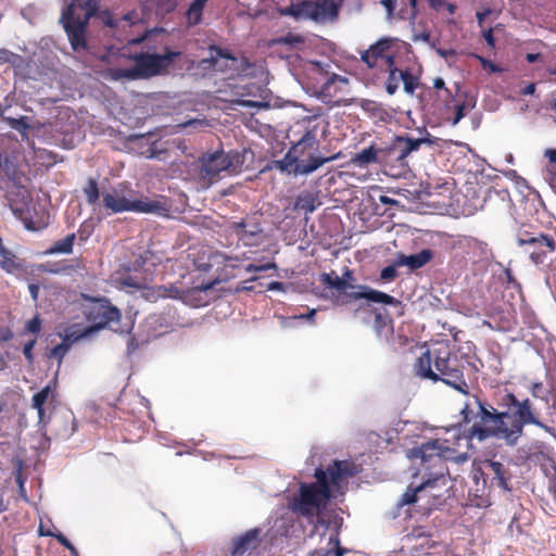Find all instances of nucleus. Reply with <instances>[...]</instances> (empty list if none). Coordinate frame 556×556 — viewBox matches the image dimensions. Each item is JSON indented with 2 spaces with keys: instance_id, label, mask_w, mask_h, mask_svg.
<instances>
[{
  "instance_id": "42",
  "label": "nucleus",
  "mask_w": 556,
  "mask_h": 556,
  "mask_svg": "<svg viewBox=\"0 0 556 556\" xmlns=\"http://www.w3.org/2000/svg\"><path fill=\"white\" fill-rule=\"evenodd\" d=\"M26 330L30 333L37 334L41 330V319L39 314H36L34 318L28 320L25 326Z\"/></svg>"
},
{
  "instance_id": "27",
  "label": "nucleus",
  "mask_w": 556,
  "mask_h": 556,
  "mask_svg": "<svg viewBox=\"0 0 556 556\" xmlns=\"http://www.w3.org/2000/svg\"><path fill=\"white\" fill-rule=\"evenodd\" d=\"M76 240V233H68L63 239L56 240L47 251L48 254H70Z\"/></svg>"
},
{
  "instance_id": "62",
  "label": "nucleus",
  "mask_w": 556,
  "mask_h": 556,
  "mask_svg": "<svg viewBox=\"0 0 556 556\" xmlns=\"http://www.w3.org/2000/svg\"><path fill=\"white\" fill-rule=\"evenodd\" d=\"M540 58H541V54H540V53H528V54L526 55V60H527L529 63H534V62H536Z\"/></svg>"
},
{
  "instance_id": "28",
  "label": "nucleus",
  "mask_w": 556,
  "mask_h": 556,
  "mask_svg": "<svg viewBox=\"0 0 556 556\" xmlns=\"http://www.w3.org/2000/svg\"><path fill=\"white\" fill-rule=\"evenodd\" d=\"M80 338H83V337L79 333L78 334H74V333L66 334L63 338V341L61 343L56 344L51 350L49 356L52 358L59 359V362L61 363L63 357L67 353V351L71 349L72 343Z\"/></svg>"
},
{
  "instance_id": "35",
  "label": "nucleus",
  "mask_w": 556,
  "mask_h": 556,
  "mask_svg": "<svg viewBox=\"0 0 556 556\" xmlns=\"http://www.w3.org/2000/svg\"><path fill=\"white\" fill-rule=\"evenodd\" d=\"M252 67V63L245 58H237V63L228 62V72L230 76L245 74Z\"/></svg>"
},
{
  "instance_id": "23",
  "label": "nucleus",
  "mask_w": 556,
  "mask_h": 556,
  "mask_svg": "<svg viewBox=\"0 0 556 556\" xmlns=\"http://www.w3.org/2000/svg\"><path fill=\"white\" fill-rule=\"evenodd\" d=\"M433 257V252L429 249H424L417 254L405 255L404 253H397L395 258V265L407 266L410 270H416L424 267Z\"/></svg>"
},
{
  "instance_id": "44",
  "label": "nucleus",
  "mask_w": 556,
  "mask_h": 556,
  "mask_svg": "<svg viewBox=\"0 0 556 556\" xmlns=\"http://www.w3.org/2000/svg\"><path fill=\"white\" fill-rule=\"evenodd\" d=\"M0 167L5 172L10 179L16 178V168L8 157H5L3 161H0Z\"/></svg>"
},
{
  "instance_id": "41",
  "label": "nucleus",
  "mask_w": 556,
  "mask_h": 556,
  "mask_svg": "<svg viewBox=\"0 0 556 556\" xmlns=\"http://www.w3.org/2000/svg\"><path fill=\"white\" fill-rule=\"evenodd\" d=\"M341 84V85H346L348 84V79L345 77H342V76H338V75H333L331 76L323 86V92H327V93H330L331 92V89L332 87L336 85V84Z\"/></svg>"
},
{
  "instance_id": "50",
  "label": "nucleus",
  "mask_w": 556,
  "mask_h": 556,
  "mask_svg": "<svg viewBox=\"0 0 556 556\" xmlns=\"http://www.w3.org/2000/svg\"><path fill=\"white\" fill-rule=\"evenodd\" d=\"M75 269L74 265H66V264H55L52 268L49 269L52 274H61V273H70Z\"/></svg>"
},
{
  "instance_id": "7",
  "label": "nucleus",
  "mask_w": 556,
  "mask_h": 556,
  "mask_svg": "<svg viewBox=\"0 0 556 556\" xmlns=\"http://www.w3.org/2000/svg\"><path fill=\"white\" fill-rule=\"evenodd\" d=\"M500 406L510 412L509 434L515 442L522 435L525 426L533 425L549 434L555 433V429L541 419V413L534 406V403L526 397L519 400L514 393L508 392L501 397Z\"/></svg>"
},
{
  "instance_id": "43",
  "label": "nucleus",
  "mask_w": 556,
  "mask_h": 556,
  "mask_svg": "<svg viewBox=\"0 0 556 556\" xmlns=\"http://www.w3.org/2000/svg\"><path fill=\"white\" fill-rule=\"evenodd\" d=\"M275 268H276L275 263H266V264H261V265L249 264L248 266L244 267L247 273H262V271H266L268 269H275Z\"/></svg>"
},
{
  "instance_id": "4",
  "label": "nucleus",
  "mask_w": 556,
  "mask_h": 556,
  "mask_svg": "<svg viewBox=\"0 0 556 556\" xmlns=\"http://www.w3.org/2000/svg\"><path fill=\"white\" fill-rule=\"evenodd\" d=\"M181 55L180 51H173L165 46L162 53L139 52L132 55L135 62L131 67H111L108 75L113 80L150 79L155 76L166 75L175 60Z\"/></svg>"
},
{
  "instance_id": "39",
  "label": "nucleus",
  "mask_w": 556,
  "mask_h": 556,
  "mask_svg": "<svg viewBox=\"0 0 556 556\" xmlns=\"http://www.w3.org/2000/svg\"><path fill=\"white\" fill-rule=\"evenodd\" d=\"M529 393L534 399H541L545 401L546 404H548V399L543 395L544 393V386L541 381L531 382L530 386L527 388Z\"/></svg>"
},
{
  "instance_id": "29",
  "label": "nucleus",
  "mask_w": 556,
  "mask_h": 556,
  "mask_svg": "<svg viewBox=\"0 0 556 556\" xmlns=\"http://www.w3.org/2000/svg\"><path fill=\"white\" fill-rule=\"evenodd\" d=\"M424 488L425 485H422L421 479H419V482H412V484L402 495L400 504L410 505L416 503L419 497H425Z\"/></svg>"
},
{
  "instance_id": "36",
  "label": "nucleus",
  "mask_w": 556,
  "mask_h": 556,
  "mask_svg": "<svg viewBox=\"0 0 556 556\" xmlns=\"http://www.w3.org/2000/svg\"><path fill=\"white\" fill-rule=\"evenodd\" d=\"M399 78H402L404 91L409 94L414 93L417 88V77L409 70H402V75Z\"/></svg>"
},
{
  "instance_id": "3",
  "label": "nucleus",
  "mask_w": 556,
  "mask_h": 556,
  "mask_svg": "<svg viewBox=\"0 0 556 556\" xmlns=\"http://www.w3.org/2000/svg\"><path fill=\"white\" fill-rule=\"evenodd\" d=\"M466 359L447 342H440L424 352L415 362V374L434 382L442 381L468 395L469 386L464 378Z\"/></svg>"
},
{
  "instance_id": "9",
  "label": "nucleus",
  "mask_w": 556,
  "mask_h": 556,
  "mask_svg": "<svg viewBox=\"0 0 556 556\" xmlns=\"http://www.w3.org/2000/svg\"><path fill=\"white\" fill-rule=\"evenodd\" d=\"M432 143L429 137L395 136L389 144L381 147L380 164L389 168L393 176L404 175L409 170L408 156L422 144Z\"/></svg>"
},
{
  "instance_id": "53",
  "label": "nucleus",
  "mask_w": 556,
  "mask_h": 556,
  "mask_svg": "<svg viewBox=\"0 0 556 556\" xmlns=\"http://www.w3.org/2000/svg\"><path fill=\"white\" fill-rule=\"evenodd\" d=\"M90 236V231L86 229V227L84 225H81L76 233V238H78V240L80 242H85Z\"/></svg>"
},
{
  "instance_id": "6",
  "label": "nucleus",
  "mask_w": 556,
  "mask_h": 556,
  "mask_svg": "<svg viewBox=\"0 0 556 556\" xmlns=\"http://www.w3.org/2000/svg\"><path fill=\"white\" fill-rule=\"evenodd\" d=\"M245 152L217 150L199 159L197 176L202 187H210L220 178V173L236 175L242 170Z\"/></svg>"
},
{
  "instance_id": "51",
  "label": "nucleus",
  "mask_w": 556,
  "mask_h": 556,
  "mask_svg": "<svg viewBox=\"0 0 556 556\" xmlns=\"http://www.w3.org/2000/svg\"><path fill=\"white\" fill-rule=\"evenodd\" d=\"M381 3L387 10L388 17L392 18L396 5V0H381Z\"/></svg>"
},
{
  "instance_id": "58",
  "label": "nucleus",
  "mask_w": 556,
  "mask_h": 556,
  "mask_svg": "<svg viewBox=\"0 0 556 556\" xmlns=\"http://www.w3.org/2000/svg\"><path fill=\"white\" fill-rule=\"evenodd\" d=\"M483 37L486 41V43L491 47H494V36H493V31L492 29H489L483 33Z\"/></svg>"
},
{
  "instance_id": "8",
  "label": "nucleus",
  "mask_w": 556,
  "mask_h": 556,
  "mask_svg": "<svg viewBox=\"0 0 556 556\" xmlns=\"http://www.w3.org/2000/svg\"><path fill=\"white\" fill-rule=\"evenodd\" d=\"M320 281L327 288L336 291L338 294V301H340L342 304H348L361 299H366L370 302L382 303L387 305H399L401 303L395 298L384 292L370 289L367 286L348 283V280L338 276L334 270L321 274Z\"/></svg>"
},
{
  "instance_id": "49",
  "label": "nucleus",
  "mask_w": 556,
  "mask_h": 556,
  "mask_svg": "<svg viewBox=\"0 0 556 556\" xmlns=\"http://www.w3.org/2000/svg\"><path fill=\"white\" fill-rule=\"evenodd\" d=\"M139 21V15L136 11H130L119 17L121 22H126L128 25H134Z\"/></svg>"
},
{
  "instance_id": "52",
  "label": "nucleus",
  "mask_w": 556,
  "mask_h": 556,
  "mask_svg": "<svg viewBox=\"0 0 556 556\" xmlns=\"http://www.w3.org/2000/svg\"><path fill=\"white\" fill-rule=\"evenodd\" d=\"M480 464L479 465H472V479L476 481V483H479V480L482 479L483 485L486 483V476H482L481 472H479Z\"/></svg>"
},
{
  "instance_id": "10",
  "label": "nucleus",
  "mask_w": 556,
  "mask_h": 556,
  "mask_svg": "<svg viewBox=\"0 0 556 556\" xmlns=\"http://www.w3.org/2000/svg\"><path fill=\"white\" fill-rule=\"evenodd\" d=\"M103 207L112 214L123 212L155 213L163 215L168 208L162 201L148 198L131 200L126 195V188L114 187L102 193Z\"/></svg>"
},
{
  "instance_id": "40",
  "label": "nucleus",
  "mask_w": 556,
  "mask_h": 556,
  "mask_svg": "<svg viewBox=\"0 0 556 556\" xmlns=\"http://www.w3.org/2000/svg\"><path fill=\"white\" fill-rule=\"evenodd\" d=\"M396 267L399 266L395 265V262L392 265L384 267L380 273V279L388 282L393 281L397 277Z\"/></svg>"
},
{
  "instance_id": "38",
  "label": "nucleus",
  "mask_w": 556,
  "mask_h": 556,
  "mask_svg": "<svg viewBox=\"0 0 556 556\" xmlns=\"http://www.w3.org/2000/svg\"><path fill=\"white\" fill-rule=\"evenodd\" d=\"M457 247L462 249L467 255H469L470 251H475L481 248V244L478 240L472 238H464L457 242Z\"/></svg>"
},
{
  "instance_id": "13",
  "label": "nucleus",
  "mask_w": 556,
  "mask_h": 556,
  "mask_svg": "<svg viewBox=\"0 0 556 556\" xmlns=\"http://www.w3.org/2000/svg\"><path fill=\"white\" fill-rule=\"evenodd\" d=\"M396 39L383 37L361 53V60L368 68L383 71L395 63Z\"/></svg>"
},
{
  "instance_id": "25",
  "label": "nucleus",
  "mask_w": 556,
  "mask_h": 556,
  "mask_svg": "<svg viewBox=\"0 0 556 556\" xmlns=\"http://www.w3.org/2000/svg\"><path fill=\"white\" fill-rule=\"evenodd\" d=\"M381 148L376 149L374 146L363 149L356 153L352 162L357 166H366L368 164H380Z\"/></svg>"
},
{
  "instance_id": "15",
  "label": "nucleus",
  "mask_w": 556,
  "mask_h": 556,
  "mask_svg": "<svg viewBox=\"0 0 556 556\" xmlns=\"http://www.w3.org/2000/svg\"><path fill=\"white\" fill-rule=\"evenodd\" d=\"M519 247H527L529 257L535 265L544 263L546 256L556 250L555 239L545 233H530L523 231L517 238Z\"/></svg>"
},
{
  "instance_id": "20",
  "label": "nucleus",
  "mask_w": 556,
  "mask_h": 556,
  "mask_svg": "<svg viewBox=\"0 0 556 556\" xmlns=\"http://www.w3.org/2000/svg\"><path fill=\"white\" fill-rule=\"evenodd\" d=\"M262 529H249L241 535L232 539L230 554L232 556H243L244 554L255 551L262 542Z\"/></svg>"
},
{
  "instance_id": "17",
  "label": "nucleus",
  "mask_w": 556,
  "mask_h": 556,
  "mask_svg": "<svg viewBox=\"0 0 556 556\" xmlns=\"http://www.w3.org/2000/svg\"><path fill=\"white\" fill-rule=\"evenodd\" d=\"M326 160H313L312 163H305L304 160H299L292 150L289 149L285 156L280 160L270 161L266 168L277 169L280 173L298 175H308L325 164Z\"/></svg>"
},
{
  "instance_id": "47",
  "label": "nucleus",
  "mask_w": 556,
  "mask_h": 556,
  "mask_svg": "<svg viewBox=\"0 0 556 556\" xmlns=\"http://www.w3.org/2000/svg\"><path fill=\"white\" fill-rule=\"evenodd\" d=\"M465 102L457 103L454 106V117L451 119L452 125L458 124V122L465 116Z\"/></svg>"
},
{
  "instance_id": "34",
  "label": "nucleus",
  "mask_w": 556,
  "mask_h": 556,
  "mask_svg": "<svg viewBox=\"0 0 556 556\" xmlns=\"http://www.w3.org/2000/svg\"><path fill=\"white\" fill-rule=\"evenodd\" d=\"M207 0H194L188 11H187V18L188 22L192 25L199 24L201 22L202 12L205 7Z\"/></svg>"
},
{
  "instance_id": "5",
  "label": "nucleus",
  "mask_w": 556,
  "mask_h": 556,
  "mask_svg": "<svg viewBox=\"0 0 556 556\" xmlns=\"http://www.w3.org/2000/svg\"><path fill=\"white\" fill-rule=\"evenodd\" d=\"M98 9L97 0H71L63 10L60 23L63 25L74 51L87 50V28Z\"/></svg>"
},
{
  "instance_id": "56",
  "label": "nucleus",
  "mask_w": 556,
  "mask_h": 556,
  "mask_svg": "<svg viewBox=\"0 0 556 556\" xmlns=\"http://www.w3.org/2000/svg\"><path fill=\"white\" fill-rule=\"evenodd\" d=\"M341 277L345 278L348 280V283H353L355 281L353 270H351L348 267L344 268V271Z\"/></svg>"
},
{
  "instance_id": "26",
  "label": "nucleus",
  "mask_w": 556,
  "mask_h": 556,
  "mask_svg": "<svg viewBox=\"0 0 556 556\" xmlns=\"http://www.w3.org/2000/svg\"><path fill=\"white\" fill-rule=\"evenodd\" d=\"M185 291L176 287L175 285L157 286L151 289L150 296L153 299H179L185 298Z\"/></svg>"
},
{
  "instance_id": "48",
  "label": "nucleus",
  "mask_w": 556,
  "mask_h": 556,
  "mask_svg": "<svg viewBox=\"0 0 556 556\" xmlns=\"http://www.w3.org/2000/svg\"><path fill=\"white\" fill-rule=\"evenodd\" d=\"M102 22L104 23V25L109 26V27H117L119 25V18L116 20L113 17V15L109 12V11H105L102 13Z\"/></svg>"
},
{
  "instance_id": "12",
  "label": "nucleus",
  "mask_w": 556,
  "mask_h": 556,
  "mask_svg": "<svg viewBox=\"0 0 556 556\" xmlns=\"http://www.w3.org/2000/svg\"><path fill=\"white\" fill-rule=\"evenodd\" d=\"M341 3L336 0H302L280 10L281 15L295 20H312L317 23L334 21L339 16Z\"/></svg>"
},
{
  "instance_id": "22",
  "label": "nucleus",
  "mask_w": 556,
  "mask_h": 556,
  "mask_svg": "<svg viewBox=\"0 0 556 556\" xmlns=\"http://www.w3.org/2000/svg\"><path fill=\"white\" fill-rule=\"evenodd\" d=\"M13 213L20 217L28 230H41L49 225V214L42 210L41 214L33 217L29 210L24 211L13 204L10 205Z\"/></svg>"
},
{
  "instance_id": "16",
  "label": "nucleus",
  "mask_w": 556,
  "mask_h": 556,
  "mask_svg": "<svg viewBox=\"0 0 556 556\" xmlns=\"http://www.w3.org/2000/svg\"><path fill=\"white\" fill-rule=\"evenodd\" d=\"M86 317L93 325L80 332L81 337L105 327L116 330L114 326L118 325L121 320V312L109 302L98 301L88 307Z\"/></svg>"
},
{
  "instance_id": "61",
  "label": "nucleus",
  "mask_w": 556,
  "mask_h": 556,
  "mask_svg": "<svg viewBox=\"0 0 556 556\" xmlns=\"http://www.w3.org/2000/svg\"><path fill=\"white\" fill-rule=\"evenodd\" d=\"M28 289H29V292L31 294V298L34 300H37L38 292H39V287L37 285H35V283H31V285H29Z\"/></svg>"
},
{
  "instance_id": "63",
  "label": "nucleus",
  "mask_w": 556,
  "mask_h": 556,
  "mask_svg": "<svg viewBox=\"0 0 556 556\" xmlns=\"http://www.w3.org/2000/svg\"><path fill=\"white\" fill-rule=\"evenodd\" d=\"M548 159L552 163L556 164V150L548 151Z\"/></svg>"
},
{
  "instance_id": "32",
  "label": "nucleus",
  "mask_w": 556,
  "mask_h": 556,
  "mask_svg": "<svg viewBox=\"0 0 556 556\" xmlns=\"http://www.w3.org/2000/svg\"><path fill=\"white\" fill-rule=\"evenodd\" d=\"M0 267L7 273H13L18 268L15 255L5 247L0 250Z\"/></svg>"
},
{
  "instance_id": "31",
  "label": "nucleus",
  "mask_w": 556,
  "mask_h": 556,
  "mask_svg": "<svg viewBox=\"0 0 556 556\" xmlns=\"http://www.w3.org/2000/svg\"><path fill=\"white\" fill-rule=\"evenodd\" d=\"M276 45L287 46L289 49H300L305 43V38L302 35L288 33L285 36L278 37L274 40Z\"/></svg>"
},
{
  "instance_id": "1",
  "label": "nucleus",
  "mask_w": 556,
  "mask_h": 556,
  "mask_svg": "<svg viewBox=\"0 0 556 556\" xmlns=\"http://www.w3.org/2000/svg\"><path fill=\"white\" fill-rule=\"evenodd\" d=\"M408 457L416 466L414 479H421L425 497L434 501L443 500L450 492L451 478L446 465L452 462L462 465L469 459L467 453H457V451L440 439L430 440L408 452Z\"/></svg>"
},
{
  "instance_id": "19",
  "label": "nucleus",
  "mask_w": 556,
  "mask_h": 556,
  "mask_svg": "<svg viewBox=\"0 0 556 556\" xmlns=\"http://www.w3.org/2000/svg\"><path fill=\"white\" fill-rule=\"evenodd\" d=\"M482 476L491 478L492 483H495L498 488L510 491L511 486L509 481L511 479L510 470L507 466L497 460L485 459L480 463V469Z\"/></svg>"
},
{
  "instance_id": "24",
  "label": "nucleus",
  "mask_w": 556,
  "mask_h": 556,
  "mask_svg": "<svg viewBox=\"0 0 556 556\" xmlns=\"http://www.w3.org/2000/svg\"><path fill=\"white\" fill-rule=\"evenodd\" d=\"M55 396L54 391L51 386L48 384L43 387L39 392L33 395L31 397V407L35 408L38 413V424L46 425V413H45V404L49 399L53 400Z\"/></svg>"
},
{
  "instance_id": "11",
  "label": "nucleus",
  "mask_w": 556,
  "mask_h": 556,
  "mask_svg": "<svg viewBox=\"0 0 556 556\" xmlns=\"http://www.w3.org/2000/svg\"><path fill=\"white\" fill-rule=\"evenodd\" d=\"M475 402L479 407V415L481 422L473 424L469 429V438H477L482 441L490 437H500L505 439L508 443L514 444L515 440L511 435H508L509 426L506 424V419H510V412L506 410L497 412L495 408H486L478 396H473Z\"/></svg>"
},
{
  "instance_id": "46",
  "label": "nucleus",
  "mask_w": 556,
  "mask_h": 556,
  "mask_svg": "<svg viewBox=\"0 0 556 556\" xmlns=\"http://www.w3.org/2000/svg\"><path fill=\"white\" fill-rule=\"evenodd\" d=\"M36 344V339H33L30 341H28L27 343H25L24 348H23V354L25 356V358L27 359L28 364H33L34 363V353H33V350H34V346Z\"/></svg>"
},
{
  "instance_id": "59",
  "label": "nucleus",
  "mask_w": 556,
  "mask_h": 556,
  "mask_svg": "<svg viewBox=\"0 0 556 556\" xmlns=\"http://www.w3.org/2000/svg\"><path fill=\"white\" fill-rule=\"evenodd\" d=\"M433 87L435 89H443L445 90L446 93H450V90L447 88H445V83L442 78H435L434 81H433Z\"/></svg>"
},
{
  "instance_id": "18",
  "label": "nucleus",
  "mask_w": 556,
  "mask_h": 556,
  "mask_svg": "<svg viewBox=\"0 0 556 556\" xmlns=\"http://www.w3.org/2000/svg\"><path fill=\"white\" fill-rule=\"evenodd\" d=\"M228 62L237 63V56L215 45L208 47V56L199 61L198 67L203 71L228 72Z\"/></svg>"
},
{
  "instance_id": "2",
  "label": "nucleus",
  "mask_w": 556,
  "mask_h": 556,
  "mask_svg": "<svg viewBox=\"0 0 556 556\" xmlns=\"http://www.w3.org/2000/svg\"><path fill=\"white\" fill-rule=\"evenodd\" d=\"M352 472L346 460H334L326 470L316 468V482L300 483L298 495L289 502L290 510L305 518L317 516L331 498V489L338 486Z\"/></svg>"
},
{
  "instance_id": "45",
  "label": "nucleus",
  "mask_w": 556,
  "mask_h": 556,
  "mask_svg": "<svg viewBox=\"0 0 556 556\" xmlns=\"http://www.w3.org/2000/svg\"><path fill=\"white\" fill-rule=\"evenodd\" d=\"M503 275V280H505L508 287H513L515 289L520 290V283L515 278L513 270L510 268H505Z\"/></svg>"
},
{
  "instance_id": "54",
  "label": "nucleus",
  "mask_w": 556,
  "mask_h": 556,
  "mask_svg": "<svg viewBox=\"0 0 556 556\" xmlns=\"http://www.w3.org/2000/svg\"><path fill=\"white\" fill-rule=\"evenodd\" d=\"M42 535H50V536H53L58 540V542L63 546L67 541L68 539L62 534V533H52V532H47V533H43V532H40Z\"/></svg>"
},
{
  "instance_id": "33",
  "label": "nucleus",
  "mask_w": 556,
  "mask_h": 556,
  "mask_svg": "<svg viewBox=\"0 0 556 556\" xmlns=\"http://www.w3.org/2000/svg\"><path fill=\"white\" fill-rule=\"evenodd\" d=\"M83 192L86 198V202L89 205H94L98 203L100 198V191L98 182L94 178H88L86 186L83 188Z\"/></svg>"
},
{
  "instance_id": "55",
  "label": "nucleus",
  "mask_w": 556,
  "mask_h": 556,
  "mask_svg": "<svg viewBox=\"0 0 556 556\" xmlns=\"http://www.w3.org/2000/svg\"><path fill=\"white\" fill-rule=\"evenodd\" d=\"M469 406H470V404L466 403L460 410V413L463 415L464 422H469L471 420V417H470L471 412L469 410Z\"/></svg>"
},
{
  "instance_id": "64",
  "label": "nucleus",
  "mask_w": 556,
  "mask_h": 556,
  "mask_svg": "<svg viewBox=\"0 0 556 556\" xmlns=\"http://www.w3.org/2000/svg\"><path fill=\"white\" fill-rule=\"evenodd\" d=\"M549 491H552L554 498L556 501V479L552 481V484L549 486Z\"/></svg>"
},
{
  "instance_id": "14",
  "label": "nucleus",
  "mask_w": 556,
  "mask_h": 556,
  "mask_svg": "<svg viewBox=\"0 0 556 556\" xmlns=\"http://www.w3.org/2000/svg\"><path fill=\"white\" fill-rule=\"evenodd\" d=\"M319 125L315 121L308 119L305 122L303 136L290 148L292 153L298 156L299 160L306 157L305 163H312L313 160H326L325 164L334 160L337 156H320L317 155L319 148V140L317 138Z\"/></svg>"
},
{
  "instance_id": "30",
  "label": "nucleus",
  "mask_w": 556,
  "mask_h": 556,
  "mask_svg": "<svg viewBox=\"0 0 556 556\" xmlns=\"http://www.w3.org/2000/svg\"><path fill=\"white\" fill-rule=\"evenodd\" d=\"M383 71H387L389 73L386 80V91L392 96L400 88V83L402 81V78H399V76L402 75V70H399L395 66V63H393L392 66L386 67L383 68Z\"/></svg>"
},
{
  "instance_id": "37",
  "label": "nucleus",
  "mask_w": 556,
  "mask_h": 556,
  "mask_svg": "<svg viewBox=\"0 0 556 556\" xmlns=\"http://www.w3.org/2000/svg\"><path fill=\"white\" fill-rule=\"evenodd\" d=\"M329 544L336 547L334 556H343L345 553V548L340 546V541L337 536H331L329 539ZM332 548L328 549H315L309 556H328Z\"/></svg>"
},
{
  "instance_id": "60",
  "label": "nucleus",
  "mask_w": 556,
  "mask_h": 556,
  "mask_svg": "<svg viewBox=\"0 0 556 556\" xmlns=\"http://www.w3.org/2000/svg\"><path fill=\"white\" fill-rule=\"evenodd\" d=\"M445 4L444 0H430L429 5L433 10H440Z\"/></svg>"
},
{
  "instance_id": "21",
  "label": "nucleus",
  "mask_w": 556,
  "mask_h": 556,
  "mask_svg": "<svg viewBox=\"0 0 556 556\" xmlns=\"http://www.w3.org/2000/svg\"><path fill=\"white\" fill-rule=\"evenodd\" d=\"M229 229L244 245L257 244L260 236L263 231L260 223L252 222L250 219L232 222L229 225Z\"/></svg>"
},
{
  "instance_id": "57",
  "label": "nucleus",
  "mask_w": 556,
  "mask_h": 556,
  "mask_svg": "<svg viewBox=\"0 0 556 556\" xmlns=\"http://www.w3.org/2000/svg\"><path fill=\"white\" fill-rule=\"evenodd\" d=\"M535 84L531 83L529 85H527L521 91L520 93L522 96H530V94H533L535 92Z\"/></svg>"
}]
</instances>
